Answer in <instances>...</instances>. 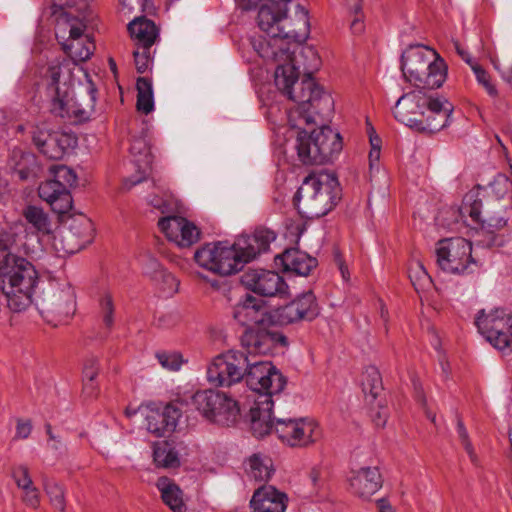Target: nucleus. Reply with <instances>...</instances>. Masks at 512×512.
<instances>
[{"label":"nucleus","mask_w":512,"mask_h":512,"mask_svg":"<svg viewBox=\"0 0 512 512\" xmlns=\"http://www.w3.org/2000/svg\"><path fill=\"white\" fill-rule=\"evenodd\" d=\"M277 264H281L284 271L292 272L299 276H308L316 268L317 259L297 248L286 249L275 257Z\"/></svg>","instance_id":"29"},{"label":"nucleus","mask_w":512,"mask_h":512,"mask_svg":"<svg viewBox=\"0 0 512 512\" xmlns=\"http://www.w3.org/2000/svg\"><path fill=\"white\" fill-rule=\"evenodd\" d=\"M32 431V424L30 421L19 420L16 427V437L25 439Z\"/></svg>","instance_id":"60"},{"label":"nucleus","mask_w":512,"mask_h":512,"mask_svg":"<svg viewBox=\"0 0 512 512\" xmlns=\"http://www.w3.org/2000/svg\"><path fill=\"white\" fill-rule=\"evenodd\" d=\"M160 230L167 239L181 248L190 247L201 237V230L191 221L181 216H167L158 221Z\"/></svg>","instance_id":"20"},{"label":"nucleus","mask_w":512,"mask_h":512,"mask_svg":"<svg viewBox=\"0 0 512 512\" xmlns=\"http://www.w3.org/2000/svg\"><path fill=\"white\" fill-rule=\"evenodd\" d=\"M99 314L104 326L111 329L114 324V303L109 292H105L99 299Z\"/></svg>","instance_id":"42"},{"label":"nucleus","mask_w":512,"mask_h":512,"mask_svg":"<svg viewBox=\"0 0 512 512\" xmlns=\"http://www.w3.org/2000/svg\"><path fill=\"white\" fill-rule=\"evenodd\" d=\"M275 239L276 234L269 229H258L251 235L239 237L231 246L235 251L236 260L241 262V270L246 263L268 251Z\"/></svg>","instance_id":"19"},{"label":"nucleus","mask_w":512,"mask_h":512,"mask_svg":"<svg viewBox=\"0 0 512 512\" xmlns=\"http://www.w3.org/2000/svg\"><path fill=\"white\" fill-rule=\"evenodd\" d=\"M99 364L95 357H88L83 365V380L94 381L98 375Z\"/></svg>","instance_id":"56"},{"label":"nucleus","mask_w":512,"mask_h":512,"mask_svg":"<svg viewBox=\"0 0 512 512\" xmlns=\"http://www.w3.org/2000/svg\"><path fill=\"white\" fill-rule=\"evenodd\" d=\"M11 475L19 489L34 484L29 469L25 465H18L13 467Z\"/></svg>","instance_id":"52"},{"label":"nucleus","mask_w":512,"mask_h":512,"mask_svg":"<svg viewBox=\"0 0 512 512\" xmlns=\"http://www.w3.org/2000/svg\"><path fill=\"white\" fill-rule=\"evenodd\" d=\"M471 69L475 74L477 82L484 87L486 92L491 97H497L498 91L495 85L491 81V77L488 72L478 63H473Z\"/></svg>","instance_id":"46"},{"label":"nucleus","mask_w":512,"mask_h":512,"mask_svg":"<svg viewBox=\"0 0 512 512\" xmlns=\"http://www.w3.org/2000/svg\"><path fill=\"white\" fill-rule=\"evenodd\" d=\"M401 70L407 82L417 88L437 89L447 77V64L434 50L411 45L401 56Z\"/></svg>","instance_id":"6"},{"label":"nucleus","mask_w":512,"mask_h":512,"mask_svg":"<svg viewBox=\"0 0 512 512\" xmlns=\"http://www.w3.org/2000/svg\"><path fill=\"white\" fill-rule=\"evenodd\" d=\"M11 475L19 489L34 484L29 469L25 465H18L13 467Z\"/></svg>","instance_id":"51"},{"label":"nucleus","mask_w":512,"mask_h":512,"mask_svg":"<svg viewBox=\"0 0 512 512\" xmlns=\"http://www.w3.org/2000/svg\"><path fill=\"white\" fill-rule=\"evenodd\" d=\"M13 156H20V161L15 164V173L21 180H26L30 177L32 170L27 166L29 163H34V157L30 153H23L21 150H14Z\"/></svg>","instance_id":"48"},{"label":"nucleus","mask_w":512,"mask_h":512,"mask_svg":"<svg viewBox=\"0 0 512 512\" xmlns=\"http://www.w3.org/2000/svg\"><path fill=\"white\" fill-rule=\"evenodd\" d=\"M25 225H28L29 242L39 244V236H48L53 232V223L47 212L36 205H27L22 210Z\"/></svg>","instance_id":"28"},{"label":"nucleus","mask_w":512,"mask_h":512,"mask_svg":"<svg viewBox=\"0 0 512 512\" xmlns=\"http://www.w3.org/2000/svg\"><path fill=\"white\" fill-rule=\"evenodd\" d=\"M52 134L53 133H48L40 130L33 132V142L37 146L39 151H41V149L45 146L44 143H46L47 138L52 137Z\"/></svg>","instance_id":"61"},{"label":"nucleus","mask_w":512,"mask_h":512,"mask_svg":"<svg viewBox=\"0 0 512 512\" xmlns=\"http://www.w3.org/2000/svg\"><path fill=\"white\" fill-rule=\"evenodd\" d=\"M73 67L68 59H55L48 63L42 81L47 95L51 98L50 111L54 115L66 114L65 97L70 95L73 80Z\"/></svg>","instance_id":"10"},{"label":"nucleus","mask_w":512,"mask_h":512,"mask_svg":"<svg viewBox=\"0 0 512 512\" xmlns=\"http://www.w3.org/2000/svg\"><path fill=\"white\" fill-rule=\"evenodd\" d=\"M36 306L48 322H62L76 311V294L70 285L43 293Z\"/></svg>","instance_id":"14"},{"label":"nucleus","mask_w":512,"mask_h":512,"mask_svg":"<svg viewBox=\"0 0 512 512\" xmlns=\"http://www.w3.org/2000/svg\"><path fill=\"white\" fill-rule=\"evenodd\" d=\"M417 88L404 93L395 103V119L421 132L435 133L449 125L454 106L443 97H433Z\"/></svg>","instance_id":"2"},{"label":"nucleus","mask_w":512,"mask_h":512,"mask_svg":"<svg viewBox=\"0 0 512 512\" xmlns=\"http://www.w3.org/2000/svg\"><path fill=\"white\" fill-rule=\"evenodd\" d=\"M363 392L374 400L382 391V378L376 367H368L362 380Z\"/></svg>","instance_id":"38"},{"label":"nucleus","mask_w":512,"mask_h":512,"mask_svg":"<svg viewBox=\"0 0 512 512\" xmlns=\"http://www.w3.org/2000/svg\"><path fill=\"white\" fill-rule=\"evenodd\" d=\"M50 173L53 178L48 179V182H55L61 186L71 189L77 182L75 172L65 165H54L50 168Z\"/></svg>","instance_id":"40"},{"label":"nucleus","mask_w":512,"mask_h":512,"mask_svg":"<svg viewBox=\"0 0 512 512\" xmlns=\"http://www.w3.org/2000/svg\"><path fill=\"white\" fill-rule=\"evenodd\" d=\"M246 350H229L217 355L207 367V380L216 387H231L243 379Z\"/></svg>","instance_id":"12"},{"label":"nucleus","mask_w":512,"mask_h":512,"mask_svg":"<svg viewBox=\"0 0 512 512\" xmlns=\"http://www.w3.org/2000/svg\"><path fill=\"white\" fill-rule=\"evenodd\" d=\"M511 185L506 175L498 174L487 187L477 186L472 190H485L488 198L504 199L503 197L510 190Z\"/></svg>","instance_id":"39"},{"label":"nucleus","mask_w":512,"mask_h":512,"mask_svg":"<svg viewBox=\"0 0 512 512\" xmlns=\"http://www.w3.org/2000/svg\"><path fill=\"white\" fill-rule=\"evenodd\" d=\"M0 278L9 309L21 312L28 308L38 282L34 265L24 257L17 256L0 263Z\"/></svg>","instance_id":"7"},{"label":"nucleus","mask_w":512,"mask_h":512,"mask_svg":"<svg viewBox=\"0 0 512 512\" xmlns=\"http://www.w3.org/2000/svg\"><path fill=\"white\" fill-rule=\"evenodd\" d=\"M128 31L134 44L139 48H151L156 42L159 31L152 20L136 18L128 24Z\"/></svg>","instance_id":"32"},{"label":"nucleus","mask_w":512,"mask_h":512,"mask_svg":"<svg viewBox=\"0 0 512 512\" xmlns=\"http://www.w3.org/2000/svg\"><path fill=\"white\" fill-rule=\"evenodd\" d=\"M143 270L154 281L158 274H161L165 269L155 257L146 255L143 260Z\"/></svg>","instance_id":"53"},{"label":"nucleus","mask_w":512,"mask_h":512,"mask_svg":"<svg viewBox=\"0 0 512 512\" xmlns=\"http://www.w3.org/2000/svg\"><path fill=\"white\" fill-rule=\"evenodd\" d=\"M347 8L352 16L363 14L362 0H345Z\"/></svg>","instance_id":"63"},{"label":"nucleus","mask_w":512,"mask_h":512,"mask_svg":"<svg viewBox=\"0 0 512 512\" xmlns=\"http://www.w3.org/2000/svg\"><path fill=\"white\" fill-rule=\"evenodd\" d=\"M181 417V411L172 404L166 405L162 410L147 409L145 425L149 433L156 437H162L168 432H173Z\"/></svg>","instance_id":"25"},{"label":"nucleus","mask_w":512,"mask_h":512,"mask_svg":"<svg viewBox=\"0 0 512 512\" xmlns=\"http://www.w3.org/2000/svg\"><path fill=\"white\" fill-rule=\"evenodd\" d=\"M478 331L496 349L512 347V317L503 309H494L489 313L478 312L475 318Z\"/></svg>","instance_id":"13"},{"label":"nucleus","mask_w":512,"mask_h":512,"mask_svg":"<svg viewBox=\"0 0 512 512\" xmlns=\"http://www.w3.org/2000/svg\"><path fill=\"white\" fill-rule=\"evenodd\" d=\"M273 401L270 397L265 396L263 400H256L254 406L250 410L251 429L256 437H264L275 430V420L272 417Z\"/></svg>","instance_id":"31"},{"label":"nucleus","mask_w":512,"mask_h":512,"mask_svg":"<svg viewBox=\"0 0 512 512\" xmlns=\"http://www.w3.org/2000/svg\"><path fill=\"white\" fill-rule=\"evenodd\" d=\"M382 477L377 467H363L354 473L350 486L357 496L369 498L382 487Z\"/></svg>","instance_id":"30"},{"label":"nucleus","mask_w":512,"mask_h":512,"mask_svg":"<svg viewBox=\"0 0 512 512\" xmlns=\"http://www.w3.org/2000/svg\"><path fill=\"white\" fill-rule=\"evenodd\" d=\"M436 262L444 272L456 275L473 273L478 268V262L472 256L471 242L462 237L438 241Z\"/></svg>","instance_id":"9"},{"label":"nucleus","mask_w":512,"mask_h":512,"mask_svg":"<svg viewBox=\"0 0 512 512\" xmlns=\"http://www.w3.org/2000/svg\"><path fill=\"white\" fill-rule=\"evenodd\" d=\"M267 316L268 312L264 302L250 294H246L233 308V318L244 326L254 324L251 328H267L265 326V322L268 320ZM268 328L275 329L274 327Z\"/></svg>","instance_id":"22"},{"label":"nucleus","mask_w":512,"mask_h":512,"mask_svg":"<svg viewBox=\"0 0 512 512\" xmlns=\"http://www.w3.org/2000/svg\"><path fill=\"white\" fill-rule=\"evenodd\" d=\"M277 321L288 325L300 321H312L320 313L316 297L312 291L298 295L291 302L279 307L276 311Z\"/></svg>","instance_id":"18"},{"label":"nucleus","mask_w":512,"mask_h":512,"mask_svg":"<svg viewBox=\"0 0 512 512\" xmlns=\"http://www.w3.org/2000/svg\"><path fill=\"white\" fill-rule=\"evenodd\" d=\"M485 192V190L467 192L458 212L463 221L469 217L473 224L481 225L488 236V240L483 243L487 246H501L502 239L495 236L494 232L504 228L512 217V197L488 198Z\"/></svg>","instance_id":"4"},{"label":"nucleus","mask_w":512,"mask_h":512,"mask_svg":"<svg viewBox=\"0 0 512 512\" xmlns=\"http://www.w3.org/2000/svg\"><path fill=\"white\" fill-rule=\"evenodd\" d=\"M156 358L163 368L171 371L180 369L183 363L181 354L177 352H158Z\"/></svg>","instance_id":"49"},{"label":"nucleus","mask_w":512,"mask_h":512,"mask_svg":"<svg viewBox=\"0 0 512 512\" xmlns=\"http://www.w3.org/2000/svg\"><path fill=\"white\" fill-rule=\"evenodd\" d=\"M45 146L41 149V153L51 160H60L63 158V150L57 147L54 138L48 137Z\"/></svg>","instance_id":"55"},{"label":"nucleus","mask_w":512,"mask_h":512,"mask_svg":"<svg viewBox=\"0 0 512 512\" xmlns=\"http://www.w3.org/2000/svg\"><path fill=\"white\" fill-rule=\"evenodd\" d=\"M275 433L290 447H306L320 437L317 423L307 418H277Z\"/></svg>","instance_id":"15"},{"label":"nucleus","mask_w":512,"mask_h":512,"mask_svg":"<svg viewBox=\"0 0 512 512\" xmlns=\"http://www.w3.org/2000/svg\"><path fill=\"white\" fill-rule=\"evenodd\" d=\"M235 257L232 246L221 241L206 243L194 253V260L200 267L221 276L241 271V262Z\"/></svg>","instance_id":"11"},{"label":"nucleus","mask_w":512,"mask_h":512,"mask_svg":"<svg viewBox=\"0 0 512 512\" xmlns=\"http://www.w3.org/2000/svg\"><path fill=\"white\" fill-rule=\"evenodd\" d=\"M240 340L242 349L246 350L247 363L242 381L260 394V398L268 396L272 399L274 394L283 391L287 380L272 362L258 357L271 355L277 347L286 346V336L277 329L257 327L246 329Z\"/></svg>","instance_id":"1"},{"label":"nucleus","mask_w":512,"mask_h":512,"mask_svg":"<svg viewBox=\"0 0 512 512\" xmlns=\"http://www.w3.org/2000/svg\"><path fill=\"white\" fill-rule=\"evenodd\" d=\"M494 68L501 74L506 82H512V55L502 54L491 58Z\"/></svg>","instance_id":"45"},{"label":"nucleus","mask_w":512,"mask_h":512,"mask_svg":"<svg viewBox=\"0 0 512 512\" xmlns=\"http://www.w3.org/2000/svg\"><path fill=\"white\" fill-rule=\"evenodd\" d=\"M153 458L158 467L177 468L180 466L178 452L167 441L158 442L154 445Z\"/></svg>","instance_id":"35"},{"label":"nucleus","mask_w":512,"mask_h":512,"mask_svg":"<svg viewBox=\"0 0 512 512\" xmlns=\"http://www.w3.org/2000/svg\"><path fill=\"white\" fill-rule=\"evenodd\" d=\"M21 490V500L22 502L32 509H37L40 505V492L38 488L32 484L30 486L24 487Z\"/></svg>","instance_id":"50"},{"label":"nucleus","mask_w":512,"mask_h":512,"mask_svg":"<svg viewBox=\"0 0 512 512\" xmlns=\"http://www.w3.org/2000/svg\"><path fill=\"white\" fill-rule=\"evenodd\" d=\"M241 282L248 290L264 297L280 296L288 289L279 273L265 269H250L244 272Z\"/></svg>","instance_id":"17"},{"label":"nucleus","mask_w":512,"mask_h":512,"mask_svg":"<svg viewBox=\"0 0 512 512\" xmlns=\"http://www.w3.org/2000/svg\"><path fill=\"white\" fill-rule=\"evenodd\" d=\"M236 1V4L237 6L241 9V10H244V11H249V10H252L254 8H257L260 6H262L264 0H235ZM293 2H296V5L299 4L298 3V0H289L287 1L286 3V8L289 10V5L292 4Z\"/></svg>","instance_id":"58"},{"label":"nucleus","mask_w":512,"mask_h":512,"mask_svg":"<svg viewBox=\"0 0 512 512\" xmlns=\"http://www.w3.org/2000/svg\"><path fill=\"white\" fill-rule=\"evenodd\" d=\"M130 152L134 158L137 175L126 178L123 187L127 190L141 183L147 178L153 162L152 145L149 138L144 135L132 140Z\"/></svg>","instance_id":"21"},{"label":"nucleus","mask_w":512,"mask_h":512,"mask_svg":"<svg viewBox=\"0 0 512 512\" xmlns=\"http://www.w3.org/2000/svg\"><path fill=\"white\" fill-rule=\"evenodd\" d=\"M45 428H46V433L49 436V440L51 442H53L51 444V448L54 450H59L62 446V442H61L60 438L52 432V427L49 423H47L45 425Z\"/></svg>","instance_id":"64"},{"label":"nucleus","mask_w":512,"mask_h":512,"mask_svg":"<svg viewBox=\"0 0 512 512\" xmlns=\"http://www.w3.org/2000/svg\"><path fill=\"white\" fill-rule=\"evenodd\" d=\"M157 488L161 492V498L163 502L173 512H185L186 506L183 501L182 490L173 482L166 477L158 479Z\"/></svg>","instance_id":"33"},{"label":"nucleus","mask_w":512,"mask_h":512,"mask_svg":"<svg viewBox=\"0 0 512 512\" xmlns=\"http://www.w3.org/2000/svg\"><path fill=\"white\" fill-rule=\"evenodd\" d=\"M246 472L255 481L267 482L274 473L272 460L261 454H253L246 462Z\"/></svg>","instance_id":"34"},{"label":"nucleus","mask_w":512,"mask_h":512,"mask_svg":"<svg viewBox=\"0 0 512 512\" xmlns=\"http://www.w3.org/2000/svg\"><path fill=\"white\" fill-rule=\"evenodd\" d=\"M134 62L138 73H145L152 65L153 56L151 48L135 47L133 51Z\"/></svg>","instance_id":"47"},{"label":"nucleus","mask_w":512,"mask_h":512,"mask_svg":"<svg viewBox=\"0 0 512 512\" xmlns=\"http://www.w3.org/2000/svg\"><path fill=\"white\" fill-rule=\"evenodd\" d=\"M457 431H458V434H459V437L461 439V442L464 446V449L466 450V452L468 453L471 461L474 463V464H477V456L475 454V451L472 447V444L469 440V437H468V432L463 424V422L461 420H458L457 422Z\"/></svg>","instance_id":"54"},{"label":"nucleus","mask_w":512,"mask_h":512,"mask_svg":"<svg viewBox=\"0 0 512 512\" xmlns=\"http://www.w3.org/2000/svg\"><path fill=\"white\" fill-rule=\"evenodd\" d=\"M84 30V25L79 22L76 25H72L69 30V39L71 41H85V39H81Z\"/></svg>","instance_id":"62"},{"label":"nucleus","mask_w":512,"mask_h":512,"mask_svg":"<svg viewBox=\"0 0 512 512\" xmlns=\"http://www.w3.org/2000/svg\"><path fill=\"white\" fill-rule=\"evenodd\" d=\"M95 229L93 222L85 215H78L70 220L67 233L63 240L66 243L64 249L69 254H74L89 245L94 239Z\"/></svg>","instance_id":"23"},{"label":"nucleus","mask_w":512,"mask_h":512,"mask_svg":"<svg viewBox=\"0 0 512 512\" xmlns=\"http://www.w3.org/2000/svg\"><path fill=\"white\" fill-rule=\"evenodd\" d=\"M64 52L70 58L72 67L76 62H84L88 60L95 50V44L88 38L85 41H71L62 44Z\"/></svg>","instance_id":"36"},{"label":"nucleus","mask_w":512,"mask_h":512,"mask_svg":"<svg viewBox=\"0 0 512 512\" xmlns=\"http://www.w3.org/2000/svg\"><path fill=\"white\" fill-rule=\"evenodd\" d=\"M39 197L45 201L53 212L61 215L69 212L73 206L70 189L55 182L44 181L38 188Z\"/></svg>","instance_id":"27"},{"label":"nucleus","mask_w":512,"mask_h":512,"mask_svg":"<svg viewBox=\"0 0 512 512\" xmlns=\"http://www.w3.org/2000/svg\"><path fill=\"white\" fill-rule=\"evenodd\" d=\"M191 404L206 420L222 426L234 424L240 411L234 399L213 389L197 391Z\"/></svg>","instance_id":"8"},{"label":"nucleus","mask_w":512,"mask_h":512,"mask_svg":"<svg viewBox=\"0 0 512 512\" xmlns=\"http://www.w3.org/2000/svg\"><path fill=\"white\" fill-rule=\"evenodd\" d=\"M409 278L417 290L419 287L422 288L425 283L431 281V277L420 261H414L409 267Z\"/></svg>","instance_id":"44"},{"label":"nucleus","mask_w":512,"mask_h":512,"mask_svg":"<svg viewBox=\"0 0 512 512\" xmlns=\"http://www.w3.org/2000/svg\"><path fill=\"white\" fill-rule=\"evenodd\" d=\"M137 110L149 114L154 110V96L152 82L147 77H139L136 82Z\"/></svg>","instance_id":"37"},{"label":"nucleus","mask_w":512,"mask_h":512,"mask_svg":"<svg viewBox=\"0 0 512 512\" xmlns=\"http://www.w3.org/2000/svg\"><path fill=\"white\" fill-rule=\"evenodd\" d=\"M43 486L46 494L50 499L51 505L55 509L63 512L66 507L63 487L52 480H45Z\"/></svg>","instance_id":"41"},{"label":"nucleus","mask_w":512,"mask_h":512,"mask_svg":"<svg viewBox=\"0 0 512 512\" xmlns=\"http://www.w3.org/2000/svg\"><path fill=\"white\" fill-rule=\"evenodd\" d=\"M36 246L29 242V231L21 220L0 225V263L13 259L18 254L30 256Z\"/></svg>","instance_id":"16"},{"label":"nucleus","mask_w":512,"mask_h":512,"mask_svg":"<svg viewBox=\"0 0 512 512\" xmlns=\"http://www.w3.org/2000/svg\"><path fill=\"white\" fill-rule=\"evenodd\" d=\"M54 138V141L57 144V147L61 148L63 150V156L67 153V150L73 146V143L75 142L74 139L65 133L59 134V133H53L52 137Z\"/></svg>","instance_id":"57"},{"label":"nucleus","mask_w":512,"mask_h":512,"mask_svg":"<svg viewBox=\"0 0 512 512\" xmlns=\"http://www.w3.org/2000/svg\"><path fill=\"white\" fill-rule=\"evenodd\" d=\"M96 91L95 85L89 80L83 92L74 98L68 96L63 99L65 103L64 109L67 113L57 116L61 118L75 117L80 120L88 119L95 110Z\"/></svg>","instance_id":"26"},{"label":"nucleus","mask_w":512,"mask_h":512,"mask_svg":"<svg viewBox=\"0 0 512 512\" xmlns=\"http://www.w3.org/2000/svg\"><path fill=\"white\" fill-rule=\"evenodd\" d=\"M298 108L299 105L297 104L295 111L290 114L289 121L293 127L300 129L295 145L299 160L304 165H322L330 162L342 151L343 142L340 133L326 125H322L319 129L308 133L301 127L300 122L306 125H310V123H307L303 115L301 116L299 114ZM332 110H334V108ZM332 112L333 111L327 115H319L311 108L310 113H312L315 119V122H311V124H316L318 119L320 122H323Z\"/></svg>","instance_id":"3"},{"label":"nucleus","mask_w":512,"mask_h":512,"mask_svg":"<svg viewBox=\"0 0 512 512\" xmlns=\"http://www.w3.org/2000/svg\"><path fill=\"white\" fill-rule=\"evenodd\" d=\"M340 198L341 188L337 177L329 172H320L305 177L293 202L303 217L312 219L328 214Z\"/></svg>","instance_id":"5"},{"label":"nucleus","mask_w":512,"mask_h":512,"mask_svg":"<svg viewBox=\"0 0 512 512\" xmlns=\"http://www.w3.org/2000/svg\"><path fill=\"white\" fill-rule=\"evenodd\" d=\"M165 296H171L178 291L179 281L167 270H164L153 281Z\"/></svg>","instance_id":"43"},{"label":"nucleus","mask_w":512,"mask_h":512,"mask_svg":"<svg viewBox=\"0 0 512 512\" xmlns=\"http://www.w3.org/2000/svg\"><path fill=\"white\" fill-rule=\"evenodd\" d=\"M350 29L353 34L360 35L365 31L364 14L352 16Z\"/></svg>","instance_id":"59"},{"label":"nucleus","mask_w":512,"mask_h":512,"mask_svg":"<svg viewBox=\"0 0 512 512\" xmlns=\"http://www.w3.org/2000/svg\"><path fill=\"white\" fill-rule=\"evenodd\" d=\"M288 501L286 493L272 485H263L254 491L249 506L252 512H285Z\"/></svg>","instance_id":"24"}]
</instances>
